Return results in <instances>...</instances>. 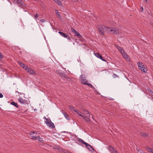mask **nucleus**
<instances>
[{"label":"nucleus","mask_w":153,"mask_h":153,"mask_svg":"<svg viewBox=\"0 0 153 153\" xmlns=\"http://www.w3.org/2000/svg\"><path fill=\"white\" fill-rule=\"evenodd\" d=\"M55 12L57 14V15H58V16L60 17L59 18H61V16H60V15L59 11L57 10H55Z\"/></svg>","instance_id":"25"},{"label":"nucleus","mask_w":153,"mask_h":153,"mask_svg":"<svg viewBox=\"0 0 153 153\" xmlns=\"http://www.w3.org/2000/svg\"><path fill=\"white\" fill-rule=\"evenodd\" d=\"M83 111L84 112V114H83V116H85V115L88 116V115H89L90 116V114L88 111L84 109L83 110Z\"/></svg>","instance_id":"13"},{"label":"nucleus","mask_w":153,"mask_h":153,"mask_svg":"<svg viewBox=\"0 0 153 153\" xmlns=\"http://www.w3.org/2000/svg\"><path fill=\"white\" fill-rule=\"evenodd\" d=\"M85 84H86V85H88V86H89L90 88H92V87H93L92 85L91 84L88 83H85Z\"/></svg>","instance_id":"27"},{"label":"nucleus","mask_w":153,"mask_h":153,"mask_svg":"<svg viewBox=\"0 0 153 153\" xmlns=\"http://www.w3.org/2000/svg\"><path fill=\"white\" fill-rule=\"evenodd\" d=\"M37 139L39 140V141L41 143L43 142V140L42 138H41L39 137V135H37Z\"/></svg>","instance_id":"22"},{"label":"nucleus","mask_w":153,"mask_h":153,"mask_svg":"<svg viewBox=\"0 0 153 153\" xmlns=\"http://www.w3.org/2000/svg\"><path fill=\"white\" fill-rule=\"evenodd\" d=\"M59 5L61 6L62 5V3L59 0H53Z\"/></svg>","instance_id":"17"},{"label":"nucleus","mask_w":153,"mask_h":153,"mask_svg":"<svg viewBox=\"0 0 153 153\" xmlns=\"http://www.w3.org/2000/svg\"><path fill=\"white\" fill-rule=\"evenodd\" d=\"M97 29L100 33V35L102 36L104 35L105 31L107 32L108 27L105 26L104 25H100L97 26Z\"/></svg>","instance_id":"1"},{"label":"nucleus","mask_w":153,"mask_h":153,"mask_svg":"<svg viewBox=\"0 0 153 153\" xmlns=\"http://www.w3.org/2000/svg\"><path fill=\"white\" fill-rule=\"evenodd\" d=\"M44 118L46 120H45V122L48 126L52 128H53L55 127L53 123H52L51 120L46 118L45 117Z\"/></svg>","instance_id":"4"},{"label":"nucleus","mask_w":153,"mask_h":153,"mask_svg":"<svg viewBox=\"0 0 153 153\" xmlns=\"http://www.w3.org/2000/svg\"><path fill=\"white\" fill-rule=\"evenodd\" d=\"M30 138L33 140H37V134L35 132L31 131L29 133Z\"/></svg>","instance_id":"7"},{"label":"nucleus","mask_w":153,"mask_h":153,"mask_svg":"<svg viewBox=\"0 0 153 153\" xmlns=\"http://www.w3.org/2000/svg\"><path fill=\"white\" fill-rule=\"evenodd\" d=\"M13 2L18 4L19 5H21L24 6L25 4L22 0H13Z\"/></svg>","instance_id":"8"},{"label":"nucleus","mask_w":153,"mask_h":153,"mask_svg":"<svg viewBox=\"0 0 153 153\" xmlns=\"http://www.w3.org/2000/svg\"><path fill=\"white\" fill-rule=\"evenodd\" d=\"M113 77H114V78H116V77H117V75L116 74H113Z\"/></svg>","instance_id":"34"},{"label":"nucleus","mask_w":153,"mask_h":153,"mask_svg":"<svg viewBox=\"0 0 153 153\" xmlns=\"http://www.w3.org/2000/svg\"><path fill=\"white\" fill-rule=\"evenodd\" d=\"M58 33L62 36L66 38L67 37L68 34L66 33H64L61 31H59Z\"/></svg>","instance_id":"14"},{"label":"nucleus","mask_w":153,"mask_h":153,"mask_svg":"<svg viewBox=\"0 0 153 153\" xmlns=\"http://www.w3.org/2000/svg\"><path fill=\"white\" fill-rule=\"evenodd\" d=\"M99 58L101 60H102V61H103L106 62V60H105L104 59L102 56L101 55V56L100 57V58Z\"/></svg>","instance_id":"28"},{"label":"nucleus","mask_w":153,"mask_h":153,"mask_svg":"<svg viewBox=\"0 0 153 153\" xmlns=\"http://www.w3.org/2000/svg\"><path fill=\"white\" fill-rule=\"evenodd\" d=\"M152 99H153V97H152Z\"/></svg>","instance_id":"39"},{"label":"nucleus","mask_w":153,"mask_h":153,"mask_svg":"<svg viewBox=\"0 0 153 153\" xmlns=\"http://www.w3.org/2000/svg\"><path fill=\"white\" fill-rule=\"evenodd\" d=\"M146 149H147V150L148 152H150L151 153H153V149H151L148 146L146 147Z\"/></svg>","instance_id":"20"},{"label":"nucleus","mask_w":153,"mask_h":153,"mask_svg":"<svg viewBox=\"0 0 153 153\" xmlns=\"http://www.w3.org/2000/svg\"><path fill=\"white\" fill-rule=\"evenodd\" d=\"M141 135H142V136L144 137H146V136H148V135L146 134L145 133H143L141 134Z\"/></svg>","instance_id":"30"},{"label":"nucleus","mask_w":153,"mask_h":153,"mask_svg":"<svg viewBox=\"0 0 153 153\" xmlns=\"http://www.w3.org/2000/svg\"><path fill=\"white\" fill-rule=\"evenodd\" d=\"M3 96V94L1 93H0V98H2Z\"/></svg>","instance_id":"35"},{"label":"nucleus","mask_w":153,"mask_h":153,"mask_svg":"<svg viewBox=\"0 0 153 153\" xmlns=\"http://www.w3.org/2000/svg\"><path fill=\"white\" fill-rule=\"evenodd\" d=\"M78 1V0H73V1L76 2Z\"/></svg>","instance_id":"37"},{"label":"nucleus","mask_w":153,"mask_h":153,"mask_svg":"<svg viewBox=\"0 0 153 153\" xmlns=\"http://www.w3.org/2000/svg\"><path fill=\"white\" fill-rule=\"evenodd\" d=\"M66 38L67 39L69 40V41H71V38L69 37L67 35V37H66Z\"/></svg>","instance_id":"33"},{"label":"nucleus","mask_w":153,"mask_h":153,"mask_svg":"<svg viewBox=\"0 0 153 153\" xmlns=\"http://www.w3.org/2000/svg\"><path fill=\"white\" fill-rule=\"evenodd\" d=\"M79 141L82 142L83 144L85 145L86 148L90 151L94 150V149L91 145L85 142L84 140L81 139H79Z\"/></svg>","instance_id":"6"},{"label":"nucleus","mask_w":153,"mask_h":153,"mask_svg":"<svg viewBox=\"0 0 153 153\" xmlns=\"http://www.w3.org/2000/svg\"><path fill=\"white\" fill-rule=\"evenodd\" d=\"M141 11H143V7H141Z\"/></svg>","instance_id":"38"},{"label":"nucleus","mask_w":153,"mask_h":153,"mask_svg":"<svg viewBox=\"0 0 153 153\" xmlns=\"http://www.w3.org/2000/svg\"><path fill=\"white\" fill-rule=\"evenodd\" d=\"M95 55L97 58H99L101 56V55L98 53H94Z\"/></svg>","instance_id":"24"},{"label":"nucleus","mask_w":153,"mask_h":153,"mask_svg":"<svg viewBox=\"0 0 153 153\" xmlns=\"http://www.w3.org/2000/svg\"><path fill=\"white\" fill-rule=\"evenodd\" d=\"M75 112H76L77 114H78L79 116H80L82 117L83 118V119L86 122H87L88 123H90L91 122L90 120V117L89 115L88 116H83V115H82V112L77 110V109L76 111H75Z\"/></svg>","instance_id":"2"},{"label":"nucleus","mask_w":153,"mask_h":153,"mask_svg":"<svg viewBox=\"0 0 153 153\" xmlns=\"http://www.w3.org/2000/svg\"><path fill=\"white\" fill-rule=\"evenodd\" d=\"M18 63L20 65V66L21 67H22L24 69H25V68H27V66L26 65H25L22 62H21L19 61Z\"/></svg>","instance_id":"15"},{"label":"nucleus","mask_w":153,"mask_h":153,"mask_svg":"<svg viewBox=\"0 0 153 153\" xmlns=\"http://www.w3.org/2000/svg\"><path fill=\"white\" fill-rule=\"evenodd\" d=\"M19 102L22 104H25L26 103L27 101L25 100H24L21 97H19L18 99Z\"/></svg>","instance_id":"11"},{"label":"nucleus","mask_w":153,"mask_h":153,"mask_svg":"<svg viewBox=\"0 0 153 153\" xmlns=\"http://www.w3.org/2000/svg\"><path fill=\"white\" fill-rule=\"evenodd\" d=\"M3 58V56L2 55L1 53L0 52V59H1Z\"/></svg>","instance_id":"31"},{"label":"nucleus","mask_w":153,"mask_h":153,"mask_svg":"<svg viewBox=\"0 0 153 153\" xmlns=\"http://www.w3.org/2000/svg\"><path fill=\"white\" fill-rule=\"evenodd\" d=\"M25 70L28 72L30 74H34L35 73L31 69L28 68L27 66V68L25 69Z\"/></svg>","instance_id":"9"},{"label":"nucleus","mask_w":153,"mask_h":153,"mask_svg":"<svg viewBox=\"0 0 153 153\" xmlns=\"http://www.w3.org/2000/svg\"><path fill=\"white\" fill-rule=\"evenodd\" d=\"M63 114L66 119H67L68 120H70V119L68 118V115L67 113H63Z\"/></svg>","instance_id":"23"},{"label":"nucleus","mask_w":153,"mask_h":153,"mask_svg":"<svg viewBox=\"0 0 153 153\" xmlns=\"http://www.w3.org/2000/svg\"><path fill=\"white\" fill-rule=\"evenodd\" d=\"M72 32H74L75 35L78 36L80 37H82V36L79 34L77 31H76L75 30H74L73 28H72Z\"/></svg>","instance_id":"12"},{"label":"nucleus","mask_w":153,"mask_h":153,"mask_svg":"<svg viewBox=\"0 0 153 153\" xmlns=\"http://www.w3.org/2000/svg\"><path fill=\"white\" fill-rule=\"evenodd\" d=\"M110 32H112V33H114L115 35H117L120 33V31L117 28H114L113 27H108L107 33H108Z\"/></svg>","instance_id":"3"},{"label":"nucleus","mask_w":153,"mask_h":153,"mask_svg":"<svg viewBox=\"0 0 153 153\" xmlns=\"http://www.w3.org/2000/svg\"><path fill=\"white\" fill-rule=\"evenodd\" d=\"M116 47L118 50L121 53H123V52L124 51V50L122 48L120 47L118 45H116Z\"/></svg>","instance_id":"16"},{"label":"nucleus","mask_w":153,"mask_h":153,"mask_svg":"<svg viewBox=\"0 0 153 153\" xmlns=\"http://www.w3.org/2000/svg\"><path fill=\"white\" fill-rule=\"evenodd\" d=\"M11 104L13 105L14 106H15V107H16L17 108L19 107V106L16 103L13 101L11 103Z\"/></svg>","instance_id":"21"},{"label":"nucleus","mask_w":153,"mask_h":153,"mask_svg":"<svg viewBox=\"0 0 153 153\" xmlns=\"http://www.w3.org/2000/svg\"><path fill=\"white\" fill-rule=\"evenodd\" d=\"M121 54L124 57V58L126 60L128 61L129 60V58L127 56V55L126 54V53L125 52V51H124L123 52V53H122Z\"/></svg>","instance_id":"10"},{"label":"nucleus","mask_w":153,"mask_h":153,"mask_svg":"<svg viewBox=\"0 0 153 153\" xmlns=\"http://www.w3.org/2000/svg\"><path fill=\"white\" fill-rule=\"evenodd\" d=\"M39 16V15L38 14H36L34 16L35 19L37 18Z\"/></svg>","instance_id":"32"},{"label":"nucleus","mask_w":153,"mask_h":153,"mask_svg":"<svg viewBox=\"0 0 153 153\" xmlns=\"http://www.w3.org/2000/svg\"><path fill=\"white\" fill-rule=\"evenodd\" d=\"M80 81L82 82L86 79V77L85 75H81L80 77Z\"/></svg>","instance_id":"18"},{"label":"nucleus","mask_w":153,"mask_h":153,"mask_svg":"<svg viewBox=\"0 0 153 153\" xmlns=\"http://www.w3.org/2000/svg\"><path fill=\"white\" fill-rule=\"evenodd\" d=\"M137 64L139 67V68L144 73L146 72L147 71V69L146 68L144 67V65L142 63L138 62Z\"/></svg>","instance_id":"5"},{"label":"nucleus","mask_w":153,"mask_h":153,"mask_svg":"<svg viewBox=\"0 0 153 153\" xmlns=\"http://www.w3.org/2000/svg\"><path fill=\"white\" fill-rule=\"evenodd\" d=\"M69 108L70 110H72L75 112L76 111V109L74 107L72 106H69Z\"/></svg>","instance_id":"19"},{"label":"nucleus","mask_w":153,"mask_h":153,"mask_svg":"<svg viewBox=\"0 0 153 153\" xmlns=\"http://www.w3.org/2000/svg\"><path fill=\"white\" fill-rule=\"evenodd\" d=\"M88 81L86 80V79H85L84 80L82 81L81 82L83 83L84 85H86L85 83H88Z\"/></svg>","instance_id":"26"},{"label":"nucleus","mask_w":153,"mask_h":153,"mask_svg":"<svg viewBox=\"0 0 153 153\" xmlns=\"http://www.w3.org/2000/svg\"><path fill=\"white\" fill-rule=\"evenodd\" d=\"M62 151L63 152V153H69L70 152L68 151L62 149Z\"/></svg>","instance_id":"29"},{"label":"nucleus","mask_w":153,"mask_h":153,"mask_svg":"<svg viewBox=\"0 0 153 153\" xmlns=\"http://www.w3.org/2000/svg\"><path fill=\"white\" fill-rule=\"evenodd\" d=\"M40 21L42 22H43L45 21V20L44 19H41L40 20Z\"/></svg>","instance_id":"36"}]
</instances>
